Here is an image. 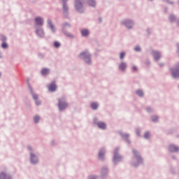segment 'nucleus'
Segmentation results:
<instances>
[{"mask_svg": "<svg viewBox=\"0 0 179 179\" xmlns=\"http://www.w3.org/2000/svg\"><path fill=\"white\" fill-rule=\"evenodd\" d=\"M133 153L134 156V161L137 162V164L134 163V166L136 167L138 164L142 163V157H141V155H139V153L136 150H133Z\"/></svg>", "mask_w": 179, "mask_h": 179, "instance_id": "f257e3e1", "label": "nucleus"}, {"mask_svg": "<svg viewBox=\"0 0 179 179\" xmlns=\"http://www.w3.org/2000/svg\"><path fill=\"white\" fill-rule=\"evenodd\" d=\"M80 57L84 58L87 64H90V55L87 51L81 52Z\"/></svg>", "mask_w": 179, "mask_h": 179, "instance_id": "f03ea898", "label": "nucleus"}, {"mask_svg": "<svg viewBox=\"0 0 179 179\" xmlns=\"http://www.w3.org/2000/svg\"><path fill=\"white\" fill-rule=\"evenodd\" d=\"M75 8L78 12L82 13V10L83 9V5L82 4V2H80V0H76V5Z\"/></svg>", "mask_w": 179, "mask_h": 179, "instance_id": "7ed1b4c3", "label": "nucleus"}, {"mask_svg": "<svg viewBox=\"0 0 179 179\" xmlns=\"http://www.w3.org/2000/svg\"><path fill=\"white\" fill-rule=\"evenodd\" d=\"M58 107L59 110H65L68 107V104L62 99H59Z\"/></svg>", "mask_w": 179, "mask_h": 179, "instance_id": "20e7f679", "label": "nucleus"}, {"mask_svg": "<svg viewBox=\"0 0 179 179\" xmlns=\"http://www.w3.org/2000/svg\"><path fill=\"white\" fill-rule=\"evenodd\" d=\"M48 89L50 92H55V90H57V85H55V82L52 83L48 86Z\"/></svg>", "mask_w": 179, "mask_h": 179, "instance_id": "39448f33", "label": "nucleus"}, {"mask_svg": "<svg viewBox=\"0 0 179 179\" xmlns=\"http://www.w3.org/2000/svg\"><path fill=\"white\" fill-rule=\"evenodd\" d=\"M122 159V157H121V156L118 155V152H117V150H115V154H114V158L113 160L114 162H120V160H121Z\"/></svg>", "mask_w": 179, "mask_h": 179, "instance_id": "423d86ee", "label": "nucleus"}, {"mask_svg": "<svg viewBox=\"0 0 179 179\" xmlns=\"http://www.w3.org/2000/svg\"><path fill=\"white\" fill-rule=\"evenodd\" d=\"M38 162V159H37V157L34 155V154H31V162L33 164H36Z\"/></svg>", "mask_w": 179, "mask_h": 179, "instance_id": "0eeeda50", "label": "nucleus"}, {"mask_svg": "<svg viewBox=\"0 0 179 179\" xmlns=\"http://www.w3.org/2000/svg\"><path fill=\"white\" fill-rule=\"evenodd\" d=\"M35 22H36V24H38L39 26H43V18H41L40 17H37L35 19Z\"/></svg>", "mask_w": 179, "mask_h": 179, "instance_id": "6e6552de", "label": "nucleus"}, {"mask_svg": "<svg viewBox=\"0 0 179 179\" xmlns=\"http://www.w3.org/2000/svg\"><path fill=\"white\" fill-rule=\"evenodd\" d=\"M178 150H179V148L177 146H175L173 145H169V150L171 152H178Z\"/></svg>", "mask_w": 179, "mask_h": 179, "instance_id": "1a4fd4ad", "label": "nucleus"}, {"mask_svg": "<svg viewBox=\"0 0 179 179\" xmlns=\"http://www.w3.org/2000/svg\"><path fill=\"white\" fill-rule=\"evenodd\" d=\"M36 34H38L39 37H44V31L43 29H38L36 30Z\"/></svg>", "mask_w": 179, "mask_h": 179, "instance_id": "9d476101", "label": "nucleus"}, {"mask_svg": "<svg viewBox=\"0 0 179 179\" xmlns=\"http://www.w3.org/2000/svg\"><path fill=\"white\" fill-rule=\"evenodd\" d=\"M0 179H12V178H10L9 176H7V174L5 173H0Z\"/></svg>", "mask_w": 179, "mask_h": 179, "instance_id": "9b49d317", "label": "nucleus"}, {"mask_svg": "<svg viewBox=\"0 0 179 179\" xmlns=\"http://www.w3.org/2000/svg\"><path fill=\"white\" fill-rule=\"evenodd\" d=\"M97 125L101 129H106V128L107 127L106 123L104 122H98Z\"/></svg>", "mask_w": 179, "mask_h": 179, "instance_id": "f8f14e48", "label": "nucleus"}, {"mask_svg": "<svg viewBox=\"0 0 179 179\" xmlns=\"http://www.w3.org/2000/svg\"><path fill=\"white\" fill-rule=\"evenodd\" d=\"M125 26L128 27V29H131L132 27V22L131 20H127L124 22Z\"/></svg>", "mask_w": 179, "mask_h": 179, "instance_id": "ddd939ff", "label": "nucleus"}, {"mask_svg": "<svg viewBox=\"0 0 179 179\" xmlns=\"http://www.w3.org/2000/svg\"><path fill=\"white\" fill-rule=\"evenodd\" d=\"M33 99L36 101V106H40V104H41V102L37 100L38 99V96L37 94H33Z\"/></svg>", "mask_w": 179, "mask_h": 179, "instance_id": "4468645a", "label": "nucleus"}, {"mask_svg": "<svg viewBox=\"0 0 179 179\" xmlns=\"http://www.w3.org/2000/svg\"><path fill=\"white\" fill-rule=\"evenodd\" d=\"M127 69V64L124 62H122L120 65H119V69H120V71H124V69Z\"/></svg>", "mask_w": 179, "mask_h": 179, "instance_id": "2eb2a0df", "label": "nucleus"}, {"mask_svg": "<svg viewBox=\"0 0 179 179\" xmlns=\"http://www.w3.org/2000/svg\"><path fill=\"white\" fill-rule=\"evenodd\" d=\"M41 73L43 76L48 75V73H50V69H43L41 70Z\"/></svg>", "mask_w": 179, "mask_h": 179, "instance_id": "dca6fc26", "label": "nucleus"}, {"mask_svg": "<svg viewBox=\"0 0 179 179\" xmlns=\"http://www.w3.org/2000/svg\"><path fill=\"white\" fill-rule=\"evenodd\" d=\"M82 36L86 37L89 36V31L87 29H84L81 31Z\"/></svg>", "mask_w": 179, "mask_h": 179, "instance_id": "f3484780", "label": "nucleus"}, {"mask_svg": "<svg viewBox=\"0 0 179 179\" xmlns=\"http://www.w3.org/2000/svg\"><path fill=\"white\" fill-rule=\"evenodd\" d=\"M48 23L50 26V28L52 29L53 31H55V27L52 24V22L51 20H48Z\"/></svg>", "mask_w": 179, "mask_h": 179, "instance_id": "a211bd4d", "label": "nucleus"}, {"mask_svg": "<svg viewBox=\"0 0 179 179\" xmlns=\"http://www.w3.org/2000/svg\"><path fill=\"white\" fill-rule=\"evenodd\" d=\"M154 57L157 61L160 59V53L159 52H154Z\"/></svg>", "mask_w": 179, "mask_h": 179, "instance_id": "6ab92c4d", "label": "nucleus"}, {"mask_svg": "<svg viewBox=\"0 0 179 179\" xmlns=\"http://www.w3.org/2000/svg\"><path fill=\"white\" fill-rule=\"evenodd\" d=\"M106 152H104V150H100L99 153V157L100 159H103L104 157Z\"/></svg>", "mask_w": 179, "mask_h": 179, "instance_id": "aec40b11", "label": "nucleus"}, {"mask_svg": "<svg viewBox=\"0 0 179 179\" xmlns=\"http://www.w3.org/2000/svg\"><path fill=\"white\" fill-rule=\"evenodd\" d=\"M69 8H68V5H66V3H63V12L64 13H66L68 12Z\"/></svg>", "mask_w": 179, "mask_h": 179, "instance_id": "412c9836", "label": "nucleus"}, {"mask_svg": "<svg viewBox=\"0 0 179 179\" xmlns=\"http://www.w3.org/2000/svg\"><path fill=\"white\" fill-rule=\"evenodd\" d=\"M88 4L90 6H96V1L94 0H88Z\"/></svg>", "mask_w": 179, "mask_h": 179, "instance_id": "4be33fe9", "label": "nucleus"}, {"mask_svg": "<svg viewBox=\"0 0 179 179\" xmlns=\"http://www.w3.org/2000/svg\"><path fill=\"white\" fill-rule=\"evenodd\" d=\"M91 107L93 110H97V108L99 107V105L96 103H92L91 104Z\"/></svg>", "mask_w": 179, "mask_h": 179, "instance_id": "5701e85b", "label": "nucleus"}, {"mask_svg": "<svg viewBox=\"0 0 179 179\" xmlns=\"http://www.w3.org/2000/svg\"><path fill=\"white\" fill-rule=\"evenodd\" d=\"M136 94H138V96H140V97H142V96H143V92H142V90H137Z\"/></svg>", "mask_w": 179, "mask_h": 179, "instance_id": "b1692460", "label": "nucleus"}, {"mask_svg": "<svg viewBox=\"0 0 179 179\" xmlns=\"http://www.w3.org/2000/svg\"><path fill=\"white\" fill-rule=\"evenodd\" d=\"M54 46H55L56 48H58L59 47H61V43H59V42L55 41V42L54 43Z\"/></svg>", "mask_w": 179, "mask_h": 179, "instance_id": "393cba45", "label": "nucleus"}, {"mask_svg": "<svg viewBox=\"0 0 179 179\" xmlns=\"http://www.w3.org/2000/svg\"><path fill=\"white\" fill-rule=\"evenodd\" d=\"M124 57H125V52H122L120 53V59H124Z\"/></svg>", "mask_w": 179, "mask_h": 179, "instance_id": "a878e982", "label": "nucleus"}, {"mask_svg": "<svg viewBox=\"0 0 179 179\" xmlns=\"http://www.w3.org/2000/svg\"><path fill=\"white\" fill-rule=\"evenodd\" d=\"M34 122H38V121H40V117H38V116H35V117H34Z\"/></svg>", "mask_w": 179, "mask_h": 179, "instance_id": "bb28decb", "label": "nucleus"}, {"mask_svg": "<svg viewBox=\"0 0 179 179\" xmlns=\"http://www.w3.org/2000/svg\"><path fill=\"white\" fill-rule=\"evenodd\" d=\"M2 48H8V43H3L1 45Z\"/></svg>", "mask_w": 179, "mask_h": 179, "instance_id": "cd10ccee", "label": "nucleus"}, {"mask_svg": "<svg viewBox=\"0 0 179 179\" xmlns=\"http://www.w3.org/2000/svg\"><path fill=\"white\" fill-rule=\"evenodd\" d=\"M149 136H150V134H149V132H146L144 135V138H145V139H148Z\"/></svg>", "mask_w": 179, "mask_h": 179, "instance_id": "c85d7f7f", "label": "nucleus"}, {"mask_svg": "<svg viewBox=\"0 0 179 179\" xmlns=\"http://www.w3.org/2000/svg\"><path fill=\"white\" fill-rule=\"evenodd\" d=\"M157 120H158V118H157V116L152 117V121H153L154 122H156V121H157Z\"/></svg>", "mask_w": 179, "mask_h": 179, "instance_id": "c756f323", "label": "nucleus"}, {"mask_svg": "<svg viewBox=\"0 0 179 179\" xmlns=\"http://www.w3.org/2000/svg\"><path fill=\"white\" fill-rule=\"evenodd\" d=\"M133 71H134V72H138V67H136V66H134Z\"/></svg>", "mask_w": 179, "mask_h": 179, "instance_id": "7c9ffc66", "label": "nucleus"}, {"mask_svg": "<svg viewBox=\"0 0 179 179\" xmlns=\"http://www.w3.org/2000/svg\"><path fill=\"white\" fill-rule=\"evenodd\" d=\"M135 50H136V51H141V48H140L139 46H136V47L135 48Z\"/></svg>", "mask_w": 179, "mask_h": 179, "instance_id": "2f4dec72", "label": "nucleus"}, {"mask_svg": "<svg viewBox=\"0 0 179 179\" xmlns=\"http://www.w3.org/2000/svg\"><path fill=\"white\" fill-rule=\"evenodd\" d=\"M175 19H176V17H174V15H171V16H170V20H171V21L174 20Z\"/></svg>", "mask_w": 179, "mask_h": 179, "instance_id": "473e14b6", "label": "nucleus"}, {"mask_svg": "<svg viewBox=\"0 0 179 179\" xmlns=\"http://www.w3.org/2000/svg\"><path fill=\"white\" fill-rule=\"evenodd\" d=\"M96 178L95 176H90V179H96Z\"/></svg>", "mask_w": 179, "mask_h": 179, "instance_id": "72a5a7b5", "label": "nucleus"}, {"mask_svg": "<svg viewBox=\"0 0 179 179\" xmlns=\"http://www.w3.org/2000/svg\"><path fill=\"white\" fill-rule=\"evenodd\" d=\"M63 3H65L68 0H62Z\"/></svg>", "mask_w": 179, "mask_h": 179, "instance_id": "f704fd0d", "label": "nucleus"}, {"mask_svg": "<svg viewBox=\"0 0 179 179\" xmlns=\"http://www.w3.org/2000/svg\"><path fill=\"white\" fill-rule=\"evenodd\" d=\"M103 171H104V173H107V169H103Z\"/></svg>", "mask_w": 179, "mask_h": 179, "instance_id": "c9c22d12", "label": "nucleus"}, {"mask_svg": "<svg viewBox=\"0 0 179 179\" xmlns=\"http://www.w3.org/2000/svg\"><path fill=\"white\" fill-rule=\"evenodd\" d=\"M137 134L139 135V131H137Z\"/></svg>", "mask_w": 179, "mask_h": 179, "instance_id": "e433bc0d", "label": "nucleus"}, {"mask_svg": "<svg viewBox=\"0 0 179 179\" xmlns=\"http://www.w3.org/2000/svg\"><path fill=\"white\" fill-rule=\"evenodd\" d=\"M0 76H1V73H0Z\"/></svg>", "mask_w": 179, "mask_h": 179, "instance_id": "4c0bfd02", "label": "nucleus"}]
</instances>
